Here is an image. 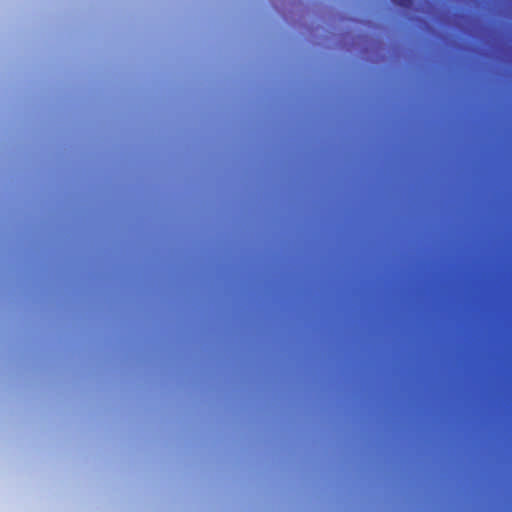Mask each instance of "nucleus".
<instances>
[{
    "label": "nucleus",
    "mask_w": 512,
    "mask_h": 512,
    "mask_svg": "<svg viewBox=\"0 0 512 512\" xmlns=\"http://www.w3.org/2000/svg\"><path fill=\"white\" fill-rule=\"evenodd\" d=\"M395 4L403 7V8H410V6L413 3V0H392Z\"/></svg>",
    "instance_id": "nucleus-1"
}]
</instances>
